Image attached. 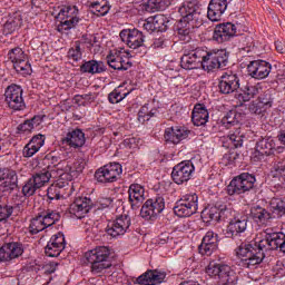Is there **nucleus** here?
<instances>
[{"instance_id":"f257e3e1","label":"nucleus","mask_w":285,"mask_h":285,"mask_svg":"<svg viewBox=\"0 0 285 285\" xmlns=\"http://www.w3.org/2000/svg\"><path fill=\"white\" fill-rule=\"evenodd\" d=\"M279 250L285 253V234L284 233H271V229H265L264 238L257 236L254 239V246L250 248L247 259H255L264 250Z\"/></svg>"},{"instance_id":"f03ea898","label":"nucleus","mask_w":285,"mask_h":285,"mask_svg":"<svg viewBox=\"0 0 285 285\" xmlns=\"http://www.w3.org/2000/svg\"><path fill=\"white\" fill-rule=\"evenodd\" d=\"M178 12L181 17L180 23L185 26V30L180 29V32L188 35V30H195L204 26V14H202V4L197 0L184 1L178 8Z\"/></svg>"},{"instance_id":"7ed1b4c3","label":"nucleus","mask_w":285,"mask_h":285,"mask_svg":"<svg viewBox=\"0 0 285 285\" xmlns=\"http://www.w3.org/2000/svg\"><path fill=\"white\" fill-rule=\"evenodd\" d=\"M86 261L91 266V273L94 275H99L101 273H105L112 266L110 264L109 257H110V249L106 246H99L95 249H91L85 254Z\"/></svg>"},{"instance_id":"20e7f679","label":"nucleus","mask_w":285,"mask_h":285,"mask_svg":"<svg viewBox=\"0 0 285 285\" xmlns=\"http://www.w3.org/2000/svg\"><path fill=\"white\" fill-rule=\"evenodd\" d=\"M228 66V51L220 49L217 51L204 50L202 57L200 68L206 72H213V70H219V68H226Z\"/></svg>"},{"instance_id":"39448f33","label":"nucleus","mask_w":285,"mask_h":285,"mask_svg":"<svg viewBox=\"0 0 285 285\" xmlns=\"http://www.w3.org/2000/svg\"><path fill=\"white\" fill-rule=\"evenodd\" d=\"M206 273L210 277H218L223 285H235L237 282V274L228 265L210 263L206 268Z\"/></svg>"},{"instance_id":"423d86ee","label":"nucleus","mask_w":285,"mask_h":285,"mask_svg":"<svg viewBox=\"0 0 285 285\" xmlns=\"http://www.w3.org/2000/svg\"><path fill=\"white\" fill-rule=\"evenodd\" d=\"M8 59L13 63L16 72L26 77L27 75H32V66L30 60H28V55L23 49L16 47L8 52Z\"/></svg>"},{"instance_id":"0eeeda50","label":"nucleus","mask_w":285,"mask_h":285,"mask_svg":"<svg viewBox=\"0 0 285 285\" xmlns=\"http://www.w3.org/2000/svg\"><path fill=\"white\" fill-rule=\"evenodd\" d=\"M199 197L197 194L184 195L175 205L174 213L177 217H190L197 213Z\"/></svg>"},{"instance_id":"6e6552de","label":"nucleus","mask_w":285,"mask_h":285,"mask_svg":"<svg viewBox=\"0 0 285 285\" xmlns=\"http://www.w3.org/2000/svg\"><path fill=\"white\" fill-rule=\"evenodd\" d=\"M255 176L250 174H240L230 180L227 186V194L233 195H244V193H248V190H253L255 188Z\"/></svg>"},{"instance_id":"1a4fd4ad","label":"nucleus","mask_w":285,"mask_h":285,"mask_svg":"<svg viewBox=\"0 0 285 285\" xmlns=\"http://www.w3.org/2000/svg\"><path fill=\"white\" fill-rule=\"evenodd\" d=\"M6 104L11 110H26L23 89L19 85H10L4 92Z\"/></svg>"},{"instance_id":"9d476101","label":"nucleus","mask_w":285,"mask_h":285,"mask_svg":"<svg viewBox=\"0 0 285 285\" xmlns=\"http://www.w3.org/2000/svg\"><path fill=\"white\" fill-rule=\"evenodd\" d=\"M121 173H122L121 165L118 163H111L109 165H105L104 167H100L95 173V178L100 184H112V181H117V177H119Z\"/></svg>"},{"instance_id":"9b49d317","label":"nucleus","mask_w":285,"mask_h":285,"mask_svg":"<svg viewBox=\"0 0 285 285\" xmlns=\"http://www.w3.org/2000/svg\"><path fill=\"white\" fill-rule=\"evenodd\" d=\"M204 49H185L183 57L180 58V67L184 70H197L202 68V57H204Z\"/></svg>"},{"instance_id":"f8f14e48","label":"nucleus","mask_w":285,"mask_h":285,"mask_svg":"<svg viewBox=\"0 0 285 285\" xmlns=\"http://www.w3.org/2000/svg\"><path fill=\"white\" fill-rule=\"evenodd\" d=\"M164 208H166L164 197L158 196L147 199L140 209V217L144 219H153V217H157V215L164 213Z\"/></svg>"},{"instance_id":"ddd939ff","label":"nucleus","mask_w":285,"mask_h":285,"mask_svg":"<svg viewBox=\"0 0 285 285\" xmlns=\"http://www.w3.org/2000/svg\"><path fill=\"white\" fill-rule=\"evenodd\" d=\"M239 76L233 71L224 72L218 80L220 95H233L239 90Z\"/></svg>"},{"instance_id":"4468645a","label":"nucleus","mask_w":285,"mask_h":285,"mask_svg":"<svg viewBox=\"0 0 285 285\" xmlns=\"http://www.w3.org/2000/svg\"><path fill=\"white\" fill-rule=\"evenodd\" d=\"M130 225L131 220L129 216L121 215L108 223L106 233L110 235V237H121V235H126V233L130 230Z\"/></svg>"},{"instance_id":"2eb2a0df","label":"nucleus","mask_w":285,"mask_h":285,"mask_svg":"<svg viewBox=\"0 0 285 285\" xmlns=\"http://www.w3.org/2000/svg\"><path fill=\"white\" fill-rule=\"evenodd\" d=\"M273 66L266 60H254L247 65V75L252 79H266L271 75Z\"/></svg>"},{"instance_id":"dca6fc26","label":"nucleus","mask_w":285,"mask_h":285,"mask_svg":"<svg viewBox=\"0 0 285 285\" xmlns=\"http://www.w3.org/2000/svg\"><path fill=\"white\" fill-rule=\"evenodd\" d=\"M194 171L195 165L190 160L183 161L173 168L171 179L175 184L181 185L190 179Z\"/></svg>"},{"instance_id":"f3484780","label":"nucleus","mask_w":285,"mask_h":285,"mask_svg":"<svg viewBox=\"0 0 285 285\" xmlns=\"http://www.w3.org/2000/svg\"><path fill=\"white\" fill-rule=\"evenodd\" d=\"M19 184L17 171L10 168H0V190L12 193Z\"/></svg>"},{"instance_id":"a211bd4d","label":"nucleus","mask_w":285,"mask_h":285,"mask_svg":"<svg viewBox=\"0 0 285 285\" xmlns=\"http://www.w3.org/2000/svg\"><path fill=\"white\" fill-rule=\"evenodd\" d=\"M120 39L131 48V50H137V48H141L144 46L145 37L144 32L137 29H125L120 32Z\"/></svg>"},{"instance_id":"6ab92c4d","label":"nucleus","mask_w":285,"mask_h":285,"mask_svg":"<svg viewBox=\"0 0 285 285\" xmlns=\"http://www.w3.org/2000/svg\"><path fill=\"white\" fill-rule=\"evenodd\" d=\"M92 209V199L88 197H78L69 207L70 215L77 217V219H83L86 215Z\"/></svg>"},{"instance_id":"aec40b11","label":"nucleus","mask_w":285,"mask_h":285,"mask_svg":"<svg viewBox=\"0 0 285 285\" xmlns=\"http://www.w3.org/2000/svg\"><path fill=\"white\" fill-rule=\"evenodd\" d=\"M65 248L66 237L63 236V233H58L51 236L50 240L45 247V254L47 257H59Z\"/></svg>"},{"instance_id":"412c9836","label":"nucleus","mask_w":285,"mask_h":285,"mask_svg":"<svg viewBox=\"0 0 285 285\" xmlns=\"http://www.w3.org/2000/svg\"><path fill=\"white\" fill-rule=\"evenodd\" d=\"M23 255V246L19 243H7L0 247V262H12Z\"/></svg>"},{"instance_id":"4be33fe9","label":"nucleus","mask_w":285,"mask_h":285,"mask_svg":"<svg viewBox=\"0 0 285 285\" xmlns=\"http://www.w3.org/2000/svg\"><path fill=\"white\" fill-rule=\"evenodd\" d=\"M23 255V246L19 243H7L0 247V262H12Z\"/></svg>"},{"instance_id":"5701e85b","label":"nucleus","mask_w":285,"mask_h":285,"mask_svg":"<svg viewBox=\"0 0 285 285\" xmlns=\"http://www.w3.org/2000/svg\"><path fill=\"white\" fill-rule=\"evenodd\" d=\"M275 142L271 138H263L256 142L254 153L252 154L253 161H262L264 157L273 155Z\"/></svg>"},{"instance_id":"b1692460","label":"nucleus","mask_w":285,"mask_h":285,"mask_svg":"<svg viewBox=\"0 0 285 285\" xmlns=\"http://www.w3.org/2000/svg\"><path fill=\"white\" fill-rule=\"evenodd\" d=\"M237 35V26L232 22H226L223 24H218L214 31V39L218 43H224V41H228L232 37Z\"/></svg>"},{"instance_id":"393cba45","label":"nucleus","mask_w":285,"mask_h":285,"mask_svg":"<svg viewBox=\"0 0 285 285\" xmlns=\"http://www.w3.org/2000/svg\"><path fill=\"white\" fill-rule=\"evenodd\" d=\"M227 8V0H210L207 8V19H209V21H222V17Z\"/></svg>"},{"instance_id":"a878e982","label":"nucleus","mask_w":285,"mask_h":285,"mask_svg":"<svg viewBox=\"0 0 285 285\" xmlns=\"http://www.w3.org/2000/svg\"><path fill=\"white\" fill-rule=\"evenodd\" d=\"M190 135V130L184 126H174L165 130V141L169 144H181Z\"/></svg>"},{"instance_id":"bb28decb","label":"nucleus","mask_w":285,"mask_h":285,"mask_svg":"<svg viewBox=\"0 0 285 285\" xmlns=\"http://www.w3.org/2000/svg\"><path fill=\"white\" fill-rule=\"evenodd\" d=\"M217 234L215 232H207L203 237L202 244L198 246V252L200 255L210 256L215 250H217L218 246Z\"/></svg>"},{"instance_id":"cd10ccee","label":"nucleus","mask_w":285,"mask_h":285,"mask_svg":"<svg viewBox=\"0 0 285 285\" xmlns=\"http://www.w3.org/2000/svg\"><path fill=\"white\" fill-rule=\"evenodd\" d=\"M164 279H166V273L157 269H148L136 279V283L139 285H157L161 284Z\"/></svg>"},{"instance_id":"c85d7f7f","label":"nucleus","mask_w":285,"mask_h":285,"mask_svg":"<svg viewBox=\"0 0 285 285\" xmlns=\"http://www.w3.org/2000/svg\"><path fill=\"white\" fill-rule=\"evenodd\" d=\"M250 217L258 226H268L273 222V214L259 205L250 208Z\"/></svg>"},{"instance_id":"c756f323","label":"nucleus","mask_w":285,"mask_h":285,"mask_svg":"<svg viewBox=\"0 0 285 285\" xmlns=\"http://www.w3.org/2000/svg\"><path fill=\"white\" fill-rule=\"evenodd\" d=\"M62 144L70 148H81L86 144V135L81 129L71 130L62 138Z\"/></svg>"},{"instance_id":"7c9ffc66","label":"nucleus","mask_w":285,"mask_h":285,"mask_svg":"<svg viewBox=\"0 0 285 285\" xmlns=\"http://www.w3.org/2000/svg\"><path fill=\"white\" fill-rule=\"evenodd\" d=\"M48 170L51 171L53 178L62 177L63 175H69V179L75 177V170L72 165L68 160H61L57 165H48Z\"/></svg>"},{"instance_id":"2f4dec72","label":"nucleus","mask_w":285,"mask_h":285,"mask_svg":"<svg viewBox=\"0 0 285 285\" xmlns=\"http://www.w3.org/2000/svg\"><path fill=\"white\" fill-rule=\"evenodd\" d=\"M107 63L114 70H128V68L132 66L130 60H124V56H121V52L119 51H116L115 53H109L107 56Z\"/></svg>"},{"instance_id":"473e14b6","label":"nucleus","mask_w":285,"mask_h":285,"mask_svg":"<svg viewBox=\"0 0 285 285\" xmlns=\"http://www.w3.org/2000/svg\"><path fill=\"white\" fill-rule=\"evenodd\" d=\"M209 114L206 106L198 104L195 105L193 112H191V121L194 126H206L208 124Z\"/></svg>"},{"instance_id":"72a5a7b5","label":"nucleus","mask_w":285,"mask_h":285,"mask_svg":"<svg viewBox=\"0 0 285 285\" xmlns=\"http://www.w3.org/2000/svg\"><path fill=\"white\" fill-rule=\"evenodd\" d=\"M247 227L248 218L246 216L234 218L227 227V235L228 237H235V235H239V233H245Z\"/></svg>"},{"instance_id":"f704fd0d","label":"nucleus","mask_w":285,"mask_h":285,"mask_svg":"<svg viewBox=\"0 0 285 285\" xmlns=\"http://www.w3.org/2000/svg\"><path fill=\"white\" fill-rule=\"evenodd\" d=\"M88 6L96 17H106L110 12V4L107 0H89Z\"/></svg>"},{"instance_id":"c9c22d12","label":"nucleus","mask_w":285,"mask_h":285,"mask_svg":"<svg viewBox=\"0 0 285 285\" xmlns=\"http://www.w3.org/2000/svg\"><path fill=\"white\" fill-rule=\"evenodd\" d=\"M129 202L131 206H137V204H141L146 197L144 196L146 193V189H144V186L139 184H131L129 187Z\"/></svg>"},{"instance_id":"e433bc0d","label":"nucleus","mask_w":285,"mask_h":285,"mask_svg":"<svg viewBox=\"0 0 285 285\" xmlns=\"http://www.w3.org/2000/svg\"><path fill=\"white\" fill-rule=\"evenodd\" d=\"M170 3H173V0H148L142 4V8L146 12H157L166 10Z\"/></svg>"},{"instance_id":"4c0bfd02","label":"nucleus","mask_w":285,"mask_h":285,"mask_svg":"<svg viewBox=\"0 0 285 285\" xmlns=\"http://www.w3.org/2000/svg\"><path fill=\"white\" fill-rule=\"evenodd\" d=\"M51 177H53L52 171H50L47 166V169H42L41 171L33 174L31 179H33V183L36 184V186H38L39 189L43 188V186H46V184L50 181Z\"/></svg>"},{"instance_id":"58836bf2","label":"nucleus","mask_w":285,"mask_h":285,"mask_svg":"<svg viewBox=\"0 0 285 285\" xmlns=\"http://www.w3.org/2000/svg\"><path fill=\"white\" fill-rule=\"evenodd\" d=\"M81 72H89V75H97L99 72H104L106 70V67L104 66V62L90 60L85 62L80 67Z\"/></svg>"},{"instance_id":"ea45409f","label":"nucleus","mask_w":285,"mask_h":285,"mask_svg":"<svg viewBox=\"0 0 285 285\" xmlns=\"http://www.w3.org/2000/svg\"><path fill=\"white\" fill-rule=\"evenodd\" d=\"M60 20V23L58 24V30H71V28H75L77 23H79V17L76 16H65L63 18H58Z\"/></svg>"},{"instance_id":"a19ab883","label":"nucleus","mask_w":285,"mask_h":285,"mask_svg":"<svg viewBox=\"0 0 285 285\" xmlns=\"http://www.w3.org/2000/svg\"><path fill=\"white\" fill-rule=\"evenodd\" d=\"M40 217L42 218V222L46 226V228H50V226H55L59 219H61V215L59 213H56L53 210L42 212L40 214Z\"/></svg>"},{"instance_id":"79ce46f5","label":"nucleus","mask_w":285,"mask_h":285,"mask_svg":"<svg viewBox=\"0 0 285 285\" xmlns=\"http://www.w3.org/2000/svg\"><path fill=\"white\" fill-rule=\"evenodd\" d=\"M248 110L252 115L259 117L261 121H266V109L258 100L252 101L248 106Z\"/></svg>"},{"instance_id":"37998d69","label":"nucleus","mask_w":285,"mask_h":285,"mask_svg":"<svg viewBox=\"0 0 285 285\" xmlns=\"http://www.w3.org/2000/svg\"><path fill=\"white\" fill-rule=\"evenodd\" d=\"M202 219L208 224L210 222H219V207L214 206L202 212Z\"/></svg>"},{"instance_id":"c03bdc74","label":"nucleus","mask_w":285,"mask_h":285,"mask_svg":"<svg viewBox=\"0 0 285 285\" xmlns=\"http://www.w3.org/2000/svg\"><path fill=\"white\" fill-rule=\"evenodd\" d=\"M46 224L43 223V218H41V214L36 216L31 219V223L29 225V233L31 235H37L38 233H41V230H46Z\"/></svg>"},{"instance_id":"a18cd8bd","label":"nucleus","mask_w":285,"mask_h":285,"mask_svg":"<svg viewBox=\"0 0 285 285\" xmlns=\"http://www.w3.org/2000/svg\"><path fill=\"white\" fill-rule=\"evenodd\" d=\"M151 21L154 22V27L156 28L157 32H164L166 28H168V23L170 21L168 20V17L164 14H156L151 18Z\"/></svg>"},{"instance_id":"49530a36","label":"nucleus","mask_w":285,"mask_h":285,"mask_svg":"<svg viewBox=\"0 0 285 285\" xmlns=\"http://www.w3.org/2000/svg\"><path fill=\"white\" fill-rule=\"evenodd\" d=\"M264 257H266L264 252L258 250V256H256L255 258H245L243 261V264L246 268H256L257 266H259V264H262V262H264Z\"/></svg>"},{"instance_id":"de8ad7c7","label":"nucleus","mask_w":285,"mask_h":285,"mask_svg":"<svg viewBox=\"0 0 285 285\" xmlns=\"http://www.w3.org/2000/svg\"><path fill=\"white\" fill-rule=\"evenodd\" d=\"M39 190V187L32 178H29L22 187V195L24 197H32Z\"/></svg>"},{"instance_id":"09e8293b","label":"nucleus","mask_w":285,"mask_h":285,"mask_svg":"<svg viewBox=\"0 0 285 285\" xmlns=\"http://www.w3.org/2000/svg\"><path fill=\"white\" fill-rule=\"evenodd\" d=\"M274 99H275V98L273 97V91L266 90L265 92H263V94L258 97L257 101H258L259 104H262L263 107L266 109V108H272V107H273V101H274Z\"/></svg>"},{"instance_id":"8fccbe9b","label":"nucleus","mask_w":285,"mask_h":285,"mask_svg":"<svg viewBox=\"0 0 285 285\" xmlns=\"http://www.w3.org/2000/svg\"><path fill=\"white\" fill-rule=\"evenodd\" d=\"M243 95L244 101H250V99H254L256 95H259V89L257 86L246 85L243 89Z\"/></svg>"},{"instance_id":"3c124183","label":"nucleus","mask_w":285,"mask_h":285,"mask_svg":"<svg viewBox=\"0 0 285 285\" xmlns=\"http://www.w3.org/2000/svg\"><path fill=\"white\" fill-rule=\"evenodd\" d=\"M237 124H239V120H237V112L235 111L227 112L226 116H224L222 119V125L225 128H230V126H237Z\"/></svg>"},{"instance_id":"603ef678","label":"nucleus","mask_w":285,"mask_h":285,"mask_svg":"<svg viewBox=\"0 0 285 285\" xmlns=\"http://www.w3.org/2000/svg\"><path fill=\"white\" fill-rule=\"evenodd\" d=\"M14 207L9 205H0V224H6L8 219L12 216Z\"/></svg>"},{"instance_id":"864d4df0","label":"nucleus","mask_w":285,"mask_h":285,"mask_svg":"<svg viewBox=\"0 0 285 285\" xmlns=\"http://www.w3.org/2000/svg\"><path fill=\"white\" fill-rule=\"evenodd\" d=\"M81 45L79 42H76L68 51V58L72 61H79L81 60Z\"/></svg>"},{"instance_id":"5fc2aeb1","label":"nucleus","mask_w":285,"mask_h":285,"mask_svg":"<svg viewBox=\"0 0 285 285\" xmlns=\"http://www.w3.org/2000/svg\"><path fill=\"white\" fill-rule=\"evenodd\" d=\"M47 197L50 199V202L55 199H61V187L59 185H51L47 189Z\"/></svg>"},{"instance_id":"6e6d98bb","label":"nucleus","mask_w":285,"mask_h":285,"mask_svg":"<svg viewBox=\"0 0 285 285\" xmlns=\"http://www.w3.org/2000/svg\"><path fill=\"white\" fill-rule=\"evenodd\" d=\"M128 97V92H121L119 89H115L112 92L109 94V101L110 104H119V101H124Z\"/></svg>"},{"instance_id":"4d7b16f0","label":"nucleus","mask_w":285,"mask_h":285,"mask_svg":"<svg viewBox=\"0 0 285 285\" xmlns=\"http://www.w3.org/2000/svg\"><path fill=\"white\" fill-rule=\"evenodd\" d=\"M228 137L235 148H242V146H244V135H242L239 130L229 134Z\"/></svg>"},{"instance_id":"13d9d810","label":"nucleus","mask_w":285,"mask_h":285,"mask_svg":"<svg viewBox=\"0 0 285 285\" xmlns=\"http://www.w3.org/2000/svg\"><path fill=\"white\" fill-rule=\"evenodd\" d=\"M253 246H255V240L250 244H242L238 247L236 255H238V257H245V259H248V255L250 254Z\"/></svg>"},{"instance_id":"bf43d9fd","label":"nucleus","mask_w":285,"mask_h":285,"mask_svg":"<svg viewBox=\"0 0 285 285\" xmlns=\"http://www.w3.org/2000/svg\"><path fill=\"white\" fill-rule=\"evenodd\" d=\"M77 12H79L77 10V7H62L58 13V19H63L65 17H71V16H76Z\"/></svg>"},{"instance_id":"052dcab7","label":"nucleus","mask_w":285,"mask_h":285,"mask_svg":"<svg viewBox=\"0 0 285 285\" xmlns=\"http://www.w3.org/2000/svg\"><path fill=\"white\" fill-rule=\"evenodd\" d=\"M29 144H31L36 149L41 150V148L46 144V136L41 134L36 135L30 139Z\"/></svg>"},{"instance_id":"680f3d73","label":"nucleus","mask_w":285,"mask_h":285,"mask_svg":"<svg viewBox=\"0 0 285 285\" xmlns=\"http://www.w3.org/2000/svg\"><path fill=\"white\" fill-rule=\"evenodd\" d=\"M150 117H155V112L148 110V106H144L140 108L138 112V121H148Z\"/></svg>"},{"instance_id":"e2e57ef3","label":"nucleus","mask_w":285,"mask_h":285,"mask_svg":"<svg viewBox=\"0 0 285 285\" xmlns=\"http://www.w3.org/2000/svg\"><path fill=\"white\" fill-rule=\"evenodd\" d=\"M269 206L272 210H278V213L285 210V202L282 198H272Z\"/></svg>"},{"instance_id":"0e129e2a","label":"nucleus","mask_w":285,"mask_h":285,"mask_svg":"<svg viewBox=\"0 0 285 285\" xmlns=\"http://www.w3.org/2000/svg\"><path fill=\"white\" fill-rule=\"evenodd\" d=\"M37 153H39V149H36L30 142H28L22 150L23 157H27V158L35 157Z\"/></svg>"},{"instance_id":"69168bd1","label":"nucleus","mask_w":285,"mask_h":285,"mask_svg":"<svg viewBox=\"0 0 285 285\" xmlns=\"http://www.w3.org/2000/svg\"><path fill=\"white\" fill-rule=\"evenodd\" d=\"M18 132H32L35 127H32V122L30 120H26L23 124H20L17 128Z\"/></svg>"},{"instance_id":"338daca9","label":"nucleus","mask_w":285,"mask_h":285,"mask_svg":"<svg viewBox=\"0 0 285 285\" xmlns=\"http://www.w3.org/2000/svg\"><path fill=\"white\" fill-rule=\"evenodd\" d=\"M218 215H219V220H226L228 217H230V209L226 207V205H219L218 206Z\"/></svg>"},{"instance_id":"774afa93","label":"nucleus","mask_w":285,"mask_h":285,"mask_svg":"<svg viewBox=\"0 0 285 285\" xmlns=\"http://www.w3.org/2000/svg\"><path fill=\"white\" fill-rule=\"evenodd\" d=\"M17 30V22L7 21L3 26V35H12Z\"/></svg>"}]
</instances>
